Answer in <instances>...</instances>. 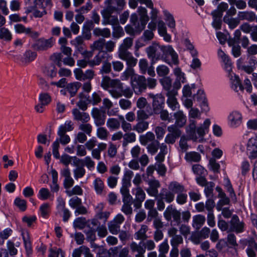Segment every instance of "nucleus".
<instances>
[{"mask_svg": "<svg viewBox=\"0 0 257 257\" xmlns=\"http://www.w3.org/2000/svg\"><path fill=\"white\" fill-rule=\"evenodd\" d=\"M161 52L163 55L161 58L170 66L179 64L178 54L171 45H163Z\"/></svg>", "mask_w": 257, "mask_h": 257, "instance_id": "obj_1", "label": "nucleus"}, {"mask_svg": "<svg viewBox=\"0 0 257 257\" xmlns=\"http://www.w3.org/2000/svg\"><path fill=\"white\" fill-rule=\"evenodd\" d=\"M226 120L228 126L231 128L235 129L242 124L243 116L239 110H232L229 112Z\"/></svg>", "mask_w": 257, "mask_h": 257, "instance_id": "obj_2", "label": "nucleus"}, {"mask_svg": "<svg viewBox=\"0 0 257 257\" xmlns=\"http://www.w3.org/2000/svg\"><path fill=\"white\" fill-rule=\"evenodd\" d=\"M195 88V84H186L182 88L181 100L183 105L187 108L191 107L193 105V99L191 96Z\"/></svg>", "mask_w": 257, "mask_h": 257, "instance_id": "obj_3", "label": "nucleus"}, {"mask_svg": "<svg viewBox=\"0 0 257 257\" xmlns=\"http://www.w3.org/2000/svg\"><path fill=\"white\" fill-rule=\"evenodd\" d=\"M131 85L135 93L139 94L147 87L146 78L143 76L134 75L132 78Z\"/></svg>", "mask_w": 257, "mask_h": 257, "instance_id": "obj_4", "label": "nucleus"}, {"mask_svg": "<svg viewBox=\"0 0 257 257\" xmlns=\"http://www.w3.org/2000/svg\"><path fill=\"white\" fill-rule=\"evenodd\" d=\"M246 153L249 159L254 160L257 158V137L250 138L246 145Z\"/></svg>", "mask_w": 257, "mask_h": 257, "instance_id": "obj_5", "label": "nucleus"}, {"mask_svg": "<svg viewBox=\"0 0 257 257\" xmlns=\"http://www.w3.org/2000/svg\"><path fill=\"white\" fill-rule=\"evenodd\" d=\"M211 124V120L209 118L204 120L203 123L197 128V132L199 136V138L196 136H192V139L196 142H201L203 141V137L209 132L210 125Z\"/></svg>", "mask_w": 257, "mask_h": 257, "instance_id": "obj_6", "label": "nucleus"}, {"mask_svg": "<svg viewBox=\"0 0 257 257\" xmlns=\"http://www.w3.org/2000/svg\"><path fill=\"white\" fill-rule=\"evenodd\" d=\"M115 11H117L116 8L108 6L102 12L103 18L107 20L106 24H110L112 27L118 25L117 16H111V14Z\"/></svg>", "mask_w": 257, "mask_h": 257, "instance_id": "obj_7", "label": "nucleus"}, {"mask_svg": "<svg viewBox=\"0 0 257 257\" xmlns=\"http://www.w3.org/2000/svg\"><path fill=\"white\" fill-rule=\"evenodd\" d=\"M163 14L167 26L170 29L171 32L174 34L175 37H178L176 29V21L173 14L166 9L163 10Z\"/></svg>", "mask_w": 257, "mask_h": 257, "instance_id": "obj_8", "label": "nucleus"}, {"mask_svg": "<svg viewBox=\"0 0 257 257\" xmlns=\"http://www.w3.org/2000/svg\"><path fill=\"white\" fill-rule=\"evenodd\" d=\"M173 73L175 77L174 87L178 89L181 87L182 83L186 82V75L179 67L175 68L173 70Z\"/></svg>", "mask_w": 257, "mask_h": 257, "instance_id": "obj_9", "label": "nucleus"}, {"mask_svg": "<svg viewBox=\"0 0 257 257\" xmlns=\"http://www.w3.org/2000/svg\"><path fill=\"white\" fill-rule=\"evenodd\" d=\"M149 96L153 98V107L154 112L158 114L163 109L164 105V97L161 94L154 95L153 94H149Z\"/></svg>", "mask_w": 257, "mask_h": 257, "instance_id": "obj_10", "label": "nucleus"}, {"mask_svg": "<svg viewBox=\"0 0 257 257\" xmlns=\"http://www.w3.org/2000/svg\"><path fill=\"white\" fill-rule=\"evenodd\" d=\"M111 87L109 90L111 95L114 98L119 97L122 94V85L120 80L113 79L111 82Z\"/></svg>", "mask_w": 257, "mask_h": 257, "instance_id": "obj_11", "label": "nucleus"}, {"mask_svg": "<svg viewBox=\"0 0 257 257\" xmlns=\"http://www.w3.org/2000/svg\"><path fill=\"white\" fill-rule=\"evenodd\" d=\"M177 94L176 91H169L166 94L168 97L167 104L172 110H175L180 107V104L176 97Z\"/></svg>", "mask_w": 257, "mask_h": 257, "instance_id": "obj_12", "label": "nucleus"}, {"mask_svg": "<svg viewBox=\"0 0 257 257\" xmlns=\"http://www.w3.org/2000/svg\"><path fill=\"white\" fill-rule=\"evenodd\" d=\"M158 32L159 35L163 37V40L166 42L172 41V36L167 32V28L165 23L162 20H159L157 23Z\"/></svg>", "mask_w": 257, "mask_h": 257, "instance_id": "obj_13", "label": "nucleus"}, {"mask_svg": "<svg viewBox=\"0 0 257 257\" xmlns=\"http://www.w3.org/2000/svg\"><path fill=\"white\" fill-rule=\"evenodd\" d=\"M164 215L167 220H170L173 218L174 220L179 221L180 219L181 213L172 206H169L164 212Z\"/></svg>", "mask_w": 257, "mask_h": 257, "instance_id": "obj_14", "label": "nucleus"}, {"mask_svg": "<svg viewBox=\"0 0 257 257\" xmlns=\"http://www.w3.org/2000/svg\"><path fill=\"white\" fill-rule=\"evenodd\" d=\"M168 131L170 133L165 138V142L168 144H173L175 142L176 138L180 136L181 132L175 125H171L168 127Z\"/></svg>", "mask_w": 257, "mask_h": 257, "instance_id": "obj_15", "label": "nucleus"}, {"mask_svg": "<svg viewBox=\"0 0 257 257\" xmlns=\"http://www.w3.org/2000/svg\"><path fill=\"white\" fill-rule=\"evenodd\" d=\"M229 79L230 87L236 92L243 90V86L241 84L239 77L234 73L228 74Z\"/></svg>", "mask_w": 257, "mask_h": 257, "instance_id": "obj_16", "label": "nucleus"}, {"mask_svg": "<svg viewBox=\"0 0 257 257\" xmlns=\"http://www.w3.org/2000/svg\"><path fill=\"white\" fill-rule=\"evenodd\" d=\"M59 159L62 164L67 166L70 164H71L72 166H77L80 161L76 156H70L66 153L63 154Z\"/></svg>", "mask_w": 257, "mask_h": 257, "instance_id": "obj_17", "label": "nucleus"}, {"mask_svg": "<svg viewBox=\"0 0 257 257\" xmlns=\"http://www.w3.org/2000/svg\"><path fill=\"white\" fill-rule=\"evenodd\" d=\"M54 43V40L52 38L48 39H41L37 42L35 49L39 51L45 50L51 47Z\"/></svg>", "mask_w": 257, "mask_h": 257, "instance_id": "obj_18", "label": "nucleus"}, {"mask_svg": "<svg viewBox=\"0 0 257 257\" xmlns=\"http://www.w3.org/2000/svg\"><path fill=\"white\" fill-rule=\"evenodd\" d=\"M91 115L94 120L95 124L100 126L104 124L105 115L102 114L101 111L97 108H93L91 110Z\"/></svg>", "mask_w": 257, "mask_h": 257, "instance_id": "obj_19", "label": "nucleus"}, {"mask_svg": "<svg viewBox=\"0 0 257 257\" xmlns=\"http://www.w3.org/2000/svg\"><path fill=\"white\" fill-rule=\"evenodd\" d=\"M163 45H159L158 44H153L147 49L148 56L150 58H152L153 61L157 60L160 59V56L158 55V51L161 52V48Z\"/></svg>", "mask_w": 257, "mask_h": 257, "instance_id": "obj_20", "label": "nucleus"}, {"mask_svg": "<svg viewBox=\"0 0 257 257\" xmlns=\"http://www.w3.org/2000/svg\"><path fill=\"white\" fill-rule=\"evenodd\" d=\"M118 57L124 61L126 62L128 65V68H131L135 66L137 63V59L134 58L130 53H125L121 52Z\"/></svg>", "mask_w": 257, "mask_h": 257, "instance_id": "obj_21", "label": "nucleus"}, {"mask_svg": "<svg viewBox=\"0 0 257 257\" xmlns=\"http://www.w3.org/2000/svg\"><path fill=\"white\" fill-rule=\"evenodd\" d=\"M93 185L97 195L102 196L105 193L104 182L100 178H95L93 182Z\"/></svg>", "mask_w": 257, "mask_h": 257, "instance_id": "obj_22", "label": "nucleus"}, {"mask_svg": "<svg viewBox=\"0 0 257 257\" xmlns=\"http://www.w3.org/2000/svg\"><path fill=\"white\" fill-rule=\"evenodd\" d=\"M150 17L151 21L148 24V28L152 30H155L156 29V20L158 17L159 11L154 8L153 6L151 8Z\"/></svg>", "mask_w": 257, "mask_h": 257, "instance_id": "obj_23", "label": "nucleus"}, {"mask_svg": "<svg viewBox=\"0 0 257 257\" xmlns=\"http://www.w3.org/2000/svg\"><path fill=\"white\" fill-rule=\"evenodd\" d=\"M72 114L75 119L80 120L82 122H87L90 119V116L88 113L80 112L77 108L72 110Z\"/></svg>", "mask_w": 257, "mask_h": 257, "instance_id": "obj_24", "label": "nucleus"}, {"mask_svg": "<svg viewBox=\"0 0 257 257\" xmlns=\"http://www.w3.org/2000/svg\"><path fill=\"white\" fill-rule=\"evenodd\" d=\"M138 12L140 17V21L141 25L143 27L142 29H144L146 25L149 21V17L147 9L142 7H139L138 9Z\"/></svg>", "mask_w": 257, "mask_h": 257, "instance_id": "obj_25", "label": "nucleus"}, {"mask_svg": "<svg viewBox=\"0 0 257 257\" xmlns=\"http://www.w3.org/2000/svg\"><path fill=\"white\" fill-rule=\"evenodd\" d=\"M134 175L131 170H126L122 179V186L121 188H130L131 185V179Z\"/></svg>", "mask_w": 257, "mask_h": 257, "instance_id": "obj_26", "label": "nucleus"}, {"mask_svg": "<svg viewBox=\"0 0 257 257\" xmlns=\"http://www.w3.org/2000/svg\"><path fill=\"white\" fill-rule=\"evenodd\" d=\"M51 211V205L48 203H43L39 207V214L44 218H47L49 216Z\"/></svg>", "mask_w": 257, "mask_h": 257, "instance_id": "obj_27", "label": "nucleus"}, {"mask_svg": "<svg viewBox=\"0 0 257 257\" xmlns=\"http://www.w3.org/2000/svg\"><path fill=\"white\" fill-rule=\"evenodd\" d=\"M174 117L176 119V124L180 127L185 125L186 122V116L183 111L179 110L174 113Z\"/></svg>", "mask_w": 257, "mask_h": 257, "instance_id": "obj_28", "label": "nucleus"}, {"mask_svg": "<svg viewBox=\"0 0 257 257\" xmlns=\"http://www.w3.org/2000/svg\"><path fill=\"white\" fill-rule=\"evenodd\" d=\"M205 217L204 216L198 214L193 216L192 226L196 229H199L204 223Z\"/></svg>", "mask_w": 257, "mask_h": 257, "instance_id": "obj_29", "label": "nucleus"}, {"mask_svg": "<svg viewBox=\"0 0 257 257\" xmlns=\"http://www.w3.org/2000/svg\"><path fill=\"white\" fill-rule=\"evenodd\" d=\"M107 55L104 51H99L98 54L94 57L93 60L89 61V65L91 67L99 65L103 59Z\"/></svg>", "mask_w": 257, "mask_h": 257, "instance_id": "obj_30", "label": "nucleus"}, {"mask_svg": "<svg viewBox=\"0 0 257 257\" xmlns=\"http://www.w3.org/2000/svg\"><path fill=\"white\" fill-rule=\"evenodd\" d=\"M133 45V40L130 38H126L124 39L122 44L119 46L118 51V55H119L121 52L125 53H130L127 51Z\"/></svg>", "mask_w": 257, "mask_h": 257, "instance_id": "obj_31", "label": "nucleus"}, {"mask_svg": "<svg viewBox=\"0 0 257 257\" xmlns=\"http://www.w3.org/2000/svg\"><path fill=\"white\" fill-rule=\"evenodd\" d=\"M81 85V83L78 82L70 83L67 85L66 89L70 93V96H73L76 94Z\"/></svg>", "mask_w": 257, "mask_h": 257, "instance_id": "obj_32", "label": "nucleus"}, {"mask_svg": "<svg viewBox=\"0 0 257 257\" xmlns=\"http://www.w3.org/2000/svg\"><path fill=\"white\" fill-rule=\"evenodd\" d=\"M219 197H220V199L217 203L216 206V209L218 211H221L222 210L223 206L224 205H226L229 204V199L228 198L226 197L224 193L221 192L219 194Z\"/></svg>", "mask_w": 257, "mask_h": 257, "instance_id": "obj_33", "label": "nucleus"}, {"mask_svg": "<svg viewBox=\"0 0 257 257\" xmlns=\"http://www.w3.org/2000/svg\"><path fill=\"white\" fill-rule=\"evenodd\" d=\"M155 139V136L152 132H147L145 135L141 136L140 141L142 145H146L148 143L153 141Z\"/></svg>", "mask_w": 257, "mask_h": 257, "instance_id": "obj_34", "label": "nucleus"}, {"mask_svg": "<svg viewBox=\"0 0 257 257\" xmlns=\"http://www.w3.org/2000/svg\"><path fill=\"white\" fill-rule=\"evenodd\" d=\"M76 167L73 170L74 178L75 180H78L79 179L82 178L85 174V170L83 167L75 166Z\"/></svg>", "mask_w": 257, "mask_h": 257, "instance_id": "obj_35", "label": "nucleus"}, {"mask_svg": "<svg viewBox=\"0 0 257 257\" xmlns=\"http://www.w3.org/2000/svg\"><path fill=\"white\" fill-rule=\"evenodd\" d=\"M228 7L227 3H221L218 5L217 9L211 13V15L212 16H219V17H221L223 12L227 9Z\"/></svg>", "mask_w": 257, "mask_h": 257, "instance_id": "obj_36", "label": "nucleus"}, {"mask_svg": "<svg viewBox=\"0 0 257 257\" xmlns=\"http://www.w3.org/2000/svg\"><path fill=\"white\" fill-rule=\"evenodd\" d=\"M185 158L186 160L189 162H198L201 159V156L199 154L195 152H191L186 154Z\"/></svg>", "mask_w": 257, "mask_h": 257, "instance_id": "obj_37", "label": "nucleus"}, {"mask_svg": "<svg viewBox=\"0 0 257 257\" xmlns=\"http://www.w3.org/2000/svg\"><path fill=\"white\" fill-rule=\"evenodd\" d=\"M51 196V193L48 189L46 188H41L38 193V198L41 200L49 199Z\"/></svg>", "mask_w": 257, "mask_h": 257, "instance_id": "obj_38", "label": "nucleus"}, {"mask_svg": "<svg viewBox=\"0 0 257 257\" xmlns=\"http://www.w3.org/2000/svg\"><path fill=\"white\" fill-rule=\"evenodd\" d=\"M169 189L173 192L179 194L185 192L183 186L177 182H172L169 185Z\"/></svg>", "mask_w": 257, "mask_h": 257, "instance_id": "obj_39", "label": "nucleus"}, {"mask_svg": "<svg viewBox=\"0 0 257 257\" xmlns=\"http://www.w3.org/2000/svg\"><path fill=\"white\" fill-rule=\"evenodd\" d=\"M72 123L71 121L67 120L65 122L59 126L58 132L59 134H66L67 132L71 131L73 130Z\"/></svg>", "mask_w": 257, "mask_h": 257, "instance_id": "obj_40", "label": "nucleus"}, {"mask_svg": "<svg viewBox=\"0 0 257 257\" xmlns=\"http://www.w3.org/2000/svg\"><path fill=\"white\" fill-rule=\"evenodd\" d=\"M183 44L186 48L190 51L192 57H195L197 55V51L194 49V47L192 43L189 40L188 38H184V41H183Z\"/></svg>", "mask_w": 257, "mask_h": 257, "instance_id": "obj_41", "label": "nucleus"}, {"mask_svg": "<svg viewBox=\"0 0 257 257\" xmlns=\"http://www.w3.org/2000/svg\"><path fill=\"white\" fill-rule=\"evenodd\" d=\"M120 192L122 196L123 203H131L132 202L133 198L130 194L129 188H121Z\"/></svg>", "mask_w": 257, "mask_h": 257, "instance_id": "obj_42", "label": "nucleus"}, {"mask_svg": "<svg viewBox=\"0 0 257 257\" xmlns=\"http://www.w3.org/2000/svg\"><path fill=\"white\" fill-rule=\"evenodd\" d=\"M257 252V244L253 240L251 241L246 249V253L248 257H254Z\"/></svg>", "mask_w": 257, "mask_h": 257, "instance_id": "obj_43", "label": "nucleus"}, {"mask_svg": "<svg viewBox=\"0 0 257 257\" xmlns=\"http://www.w3.org/2000/svg\"><path fill=\"white\" fill-rule=\"evenodd\" d=\"M149 126V123L147 121H140L138 122L133 127V130L138 133H142L146 131Z\"/></svg>", "mask_w": 257, "mask_h": 257, "instance_id": "obj_44", "label": "nucleus"}, {"mask_svg": "<svg viewBox=\"0 0 257 257\" xmlns=\"http://www.w3.org/2000/svg\"><path fill=\"white\" fill-rule=\"evenodd\" d=\"M106 126L112 130H117L120 127V122L115 118H109L106 122Z\"/></svg>", "mask_w": 257, "mask_h": 257, "instance_id": "obj_45", "label": "nucleus"}, {"mask_svg": "<svg viewBox=\"0 0 257 257\" xmlns=\"http://www.w3.org/2000/svg\"><path fill=\"white\" fill-rule=\"evenodd\" d=\"M152 114L153 112L152 111H149V110L145 111L142 109H140L137 112V120H143L147 119Z\"/></svg>", "mask_w": 257, "mask_h": 257, "instance_id": "obj_46", "label": "nucleus"}, {"mask_svg": "<svg viewBox=\"0 0 257 257\" xmlns=\"http://www.w3.org/2000/svg\"><path fill=\"white\" fill-rule=\"evenodd\" d=\"M133 193L136 196V199L139 202H143L145 199V193L140 187L133 189Z\"/></svg>", "mask_w": 257, "mask_h": 257, "instance_id": "obj_47", "label": "nucleus"}, {"mask_svg": "<svg viewBox=\"0 0 257 257\" xmlns=\"http://www.w3.org/2000/svg\"><path fill=\"white\" fill-rule=\"evenodd\" d=\"M22 234L26 251L28 253H30L31 252V245L29 238V233L28 232L26 231L22 232Z\"/></svg>", "mask_w": 257, "mask_h": 257, "instance_id": "obj_48", "label": "nucleus"}, {"mask_svg": "<svg viewBox=\"0 0 257 257\" xmlns=\"http://www.w3.org/2000/svg\"><path fill=\"white\" fill-rule=\"evenodd\" d=\"M103 104L105 108L108 109L107 111V113L108 115H114L116 114L117 111L109 110V108H110L112 106V103L109 99L107 98L103 99Z\"/></svg>", "mask_w": 257, "mask_h": 257, "instance_id": "obj_49", "label": "nucleus"}, {"mask_svg": "<svg viewBox=\"0 0 257 257\" xmlns=\"http://www.w3.org/2000/svg\"><path fill=\"white\" fill-rule=\"evenodd\" d=\"M137 75V74L135 73L134 70L133 68H127L121 74L120 78L122 80H126L129 77H131V80H132V76Z\"/></svg>", "mask_w": 257, "mask_h": 257, "instance_id": "obj_50", "label": "nucleus"}, {"mask_svg": "<svg viewBox=\"0 0 257 257\" xmlns=\"http://www.w3.org/2000/svg\"><path fill=\"white\" fill-rule=\"evenodd\" d=\"M239 17L241 19H245L248 21H252L255 19L254 13L251 12H239Z\"/></svg>", "mask_w": 257, "mask_h": 257, "instance_id": "obj_51", "label": "nucleus"}, {"mask_svg": "<svg viewBox=\"0 0 257 257\" xmlns=\"http://www.w3.org/2000/svg\"><path fill=\"white\" fill-rule=\"evenodd\" d=\"M104 40L99 39L95 41L92 45H90V48L92 51L99 50L102 51V48L104 45Z\"/></svg>", "mask_w": 257, "mask_h": 257, "instance_id": "obj_52", "label": "nucleus"}, {"mask_svg": "<svg viewBox=\"0 0 257 257\" xmlns=\"http://www.w3.org/2000/svg\"><path fill=\"white\" fill-rule=\"evenodd\" d=\"M66 193L69 196L73 195H81L83 193V190L80 186L75 185L72 189L66 190Z\"/></svg>", "mask_w": 257, "mask_h": 257, "instance_id": "obj_53", "label": "nucleus"}, {"mask_svg": "<svg viewBox=\"0 0 257 257\" xmlns=\"http://www.w3.org/2000/svg\"><path fill=\"white\" fill-rule=\"evenodd\" d=\"M242 63V62L241 59L237 60V66L239 69L244 70L245 72L248 74L251 73L254 70V69L253 67L250 65H243Z\"/></svg>", "mask_w": 257, "mask_h": 257, "instance_id": "obj_54", "label": "nucleus"}, {"mask_svg": "<svg viewBox=\"0 0 257 257\" xmlns=\"http://www.w3.org/2000/svg\"><path fill=\"white\" fill-rule=\"evenodd\" d=\"M112 28L113 29L112 35L114 38L118 39L124 35L123 29L119 25H116Z\"/></svg>", "mask_w": 257, "mask_h": 257, "instance_id": "obj_55", "label": "nucleus"}, {"mask_svg": "<svg viewBox=\"0 0 257 257\" xmlns=\"http://www.w3.org/2000/svg\"><path fill=\"white\" fill-rule=\"evenodd\" d=\"M148 227L146 225H142L141 229L136 233V238L137 239H145L147 236L146 232Z\"/></svg>", "mask_w": 257, "mask_h": 257, "instance_id": "obj_56", "label": "nucleus"}, {"mask_svg": "<svg viewBox=\"0 0 257 257\" xmlns=\"http://www.w3.org/2000/svg\"><path fill=\"white\" fill-rule=\"evenodd\" d=\"M156 70L158 75L160 76H166L168 75L170 72L169 68L164 65H161L158 66Z\"/></svg>", "mask_w": 257, "mask_h": 257, "instance_id": "obj_57", "label": "nucleus"}, {"mask_svg": "<svg viewBox=\"0 0 257 257\" xmlns=\"http://www.w3.org/2000/svg\"><path fill=\"white\" fill-rule=\"evenodd\" d=\"M108 133L104 127H99L97 130L96 135L97 137L102 140L107 139Z\"/></svg>", "mask_w": 257, "mask_h": 257, "instance_id": "obj_58", "label": "nucleus"}, {"mask_svg": "<svg viewBox=\"0 0 257 257\" xmlns=\"http://www.w3.org/2000/svg\"><path fill=\"white\" fill-rule=\"evenodd\" d=\"M240 170L242 175L245 176L250 170V164L249 162L246 160H243L240 165Z\"/></svg>", "mask_w": 257, "mask_h": 257, "instance_id": "obj_59", "label": "nucleus"}, {"mask_svg": "<svg viewBox=\"0 0 257 257\" xmlns=\"http://www.w3.org/2000/svg\"><path fill=\"white\" fill-rule=\"evenodd\" d=\"M14 29L17 33L21 34L24 33L28 34L30 32V28H26L22 24H16L14 26Z\"/></svg>", "mask_w": 257, "mask_h": 257, "instance_id": "obj_60", "label": "nucleus"}, {"mask_svg": "<svg viewBox=\"0 0 257 257\" xmlns=\"http://www.w3.org/2000/svg\"><path fill=\"white\" fill-rule=\"evenodd\" d=\"M49 257H64V256L61 249L57 248H51L49 249Z\"/></svg>", "mask_w": 257, "mask_h": 257, "instance_id": "obj_61", "label": "nucleus"}, {"mask_svg": "<svg viewBox=\"0 0 257 257\" xmlns=\"http://www.w3.org/2000/svg\"><path fill=\"white\" fill-rule=\"evenodd\" d=\"M160 82L165 89L169 90L171 88L172 79L170 77H163L160 79Z\"/></svg>", "mask_w": 257, "mask_h": 257, "instance_id": "obj_62", "label": "nucleus"}, {"mask_svg": "<svg viewBox=\"0 0 257 257\" xmlns=\"http://www.w3.org/2000/svg\"><path fill=\"white\" fill-rule=\"evenodd\" d=\"M189 108H190L188 113L189 117L197 118L200 117L201 112L198 108L196 107H193V106L191 107H189Z\"/></svg>", "mask_w": 257, "mask_h": 257, "instance_id": "obj_63", "label": "nucleus"}, {"mask_svg": "<svg viewBox=\"0 0 257 257\" xmlns=\"http://www.w3.org/2000/svg\"><path fill=\"white\" fill-rule=\"evenodd\" d=\"M208 167L214 172H217L219 170L220 165L214 158H210L209 161Z\"/></svg>", "mask_w": 257, "mask_h": 257, "instance_id": "obj_64", "label": "nucleus"}]
</instances>
